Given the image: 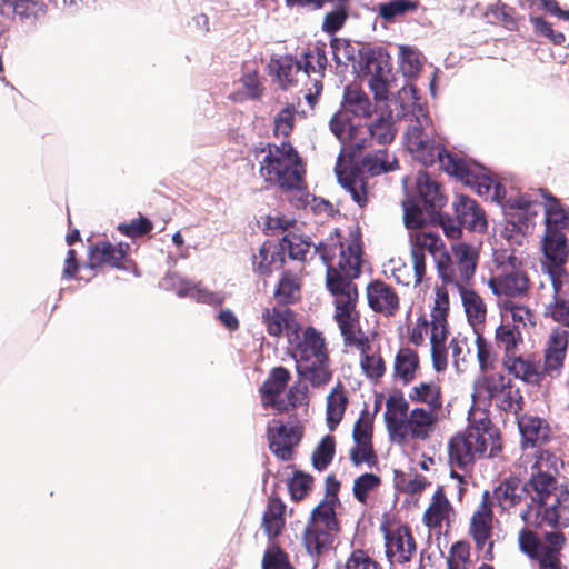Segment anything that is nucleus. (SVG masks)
<instances>
[{
    "label": "nucleus",
    "instance_id": "obj_1",
    "mask_svg": "<svg viewBox=\"0 0 569 569\" xmlns=\"http://www.w3.org/2000/svg\"><path fill=\"white\" fill-rule=\"evenodd\" d=\"M315 250L327 264L326 287L333 297L335 320L360 313L357 310L358 287L353 282L361 274L360 239L353 238L347 243H320Z\"/></svg>",
    "mask_w": 569,
    "mask_h": 569
},
{
    "label": "nucleus",
    "instance_id": "obj_2",
    "mask_svg": "<svg viewBox=\"0 0 569 569\" xmlns=\"http://www.w3.org/2000/svg\"><path fill=\"white\" fill-rule=\"evenodd\" d=\"M558 458L548 450H539L531 466L529 479L523 483L526 507L521 520L529 527L557 528L559 523L560 498L558 488Z\"/></svg>",
    "mask_w": 569,
    "mask_h": 569
},
{
    "label": "nucleus",
    "instance_id": "obj_3",
    "mask_svg": "<svg viewBox=\"0 0 569 569\" xmlns=\"http://www.w3.org/2000/svg\"><path fill=\"white\" fill-rule=\"evenodd\" d=\"M502 437L499 428L486 412L477 418L472 413L468 426L456 433L448 442V457L452 468L471 470L477 460L495 458L502 451Z\"/></svg>",
    "mask_w": 569,
    "mask_h": 569
},
{
    "label": "nucleus",
    "instance_id": "obj_4",
    "mask_svg": "<svg viewBox=\"0 0 569 569\" xmlns=\"http://www.w3.org/2000/svg\"><path fill=\"white\" fill-rule=\"evenodd\" d=\"M399 162L388 149L368 152L359 162L345 161L340 154L335 168L338 182L347 190L352 200L363 208L368 203V177L392 172Z\"/></svg>",
    "mask_w": 569,
    "mask_h": 569
},
{
    "label": "nucleus",
    "instance_id": "obj_5",
    "mask_svg": "<svg viewBox=\"0 0 569 569\" xmlns=\"http://www.w3.org/2000/svg\"><path fill=\"white\" fill-rule=\"evenodd\" d=\"M256 157L264 153L259 160V174L264 182L277 186L283 191L300 189L305 182V166L301 157L290 141L280 144L267 143L253 149Z\"/></svg>",
    "mask_w": 569,
    "mask_h": 569
},
{
    "label": "nucleus",
    "instance_id": "obj_6",
    "mask_svg": "<svg viewBox=\"0 0 569 569\" xmlns=\"http://www.w3.org/2000/svg\"><path fill=\"white\" fill-rule=\"evenodd\" d=\"M495 271L488 280V287L497 297L505 299L528 298L531 280L526 263L513 252H495Z\"/></svg>",
    "mask_w": 569,
    "mask_h": 569
},
{
    "label": "nucleus",
    "instance_id": "obj_7",
    "mask_svg": "<svg viewBox=\"0 0 569 569\" xmlns=\"http://www.w3.org/2000/svg\"><path fill=\"white\" fill-rule=\"evenodd\" d=\"M479 253L471 244L460 242L452 246V254L441 252L436 258V269L442 284L437 288H445L448 293V286L457 288L458 291L471 286L476 273Z\"/></svg>",
    "mask_w": 569,
    "mask_h": 569
},
{
    "label": "nucleus",
    "instance_id": "obj_8",
    "mask_svg": "<svg viewBox=\"0 0 569 569\" xmlns=\"http://www.w3.org/2000/svg\"><path fill=\"white\" fill-rule=\"evenodd\" d=\"M495 342L499 349L503 350L505 366L515 377L529 385L541 386L543 372L539 371V363L519 355L523 338L517 325L509 322L499 325L495 330Z\"/></svg>",
    "mask_w": 569,
    "mask_h": 569
},
{
    "label": "nucleus",
    "instance_id": "obj_9",
    "mask_svg": "<svg viewBox=\"0 0 569 569\" xmlns=\"http://www.w3.org/2000/svg\"><path fill=\"white\" fill-rule=\"evenodd\" d=\"M567 537L560 530L545 532L540 537L530 528H521L518 532L520 551L529 559L538 562V569H568L561 561Z\"/></svg>",
    "mask_w": 569,
    "mask_h": 569
},
{
    "label": "nucleus",
    "instance_id": "obj_10",
    "mask_svg": "<svg viewBox=\"0 0 569 569\" xmlns=\"http://www.w3.org/2000/svg\"><path fill=\"white\" fill-rule=\"evenodd\" d=\"M445 172L470 187L479 196H488L495 187L493 198L498 196L500 183H495L489 171L481 164L467 160L459 154H445L441 159Z\"/></svg>",
    "mask_w": 569,
    "mask_h": 569
},
{
    "label": "nucleus",
    "instance_id": "obj_11",
    "mask_svg": "<svg viewBox=\"0 0 569 569\" xmlns=\"http://www.w3.org/2000/svg\"><path fill=\"white\" fill-rule=\"evenodd\" d=\"M362 69L371 76L369 86L377 100H387L395 81L391 58L382 47H363L359 51Z\"/></svg>",
    "mask_w": 569,
    "mask_h": 569
},
{
    "label": "nucleus",
    "instance_id": "obj_12",
    "mask_svg": "<svg viewBox=\"0 0 569 569\" xmlns=\"http://www.w3.org/2000/svg\"><path fill=\"white\" fill-rule=\"evenodd\" d=\"M449 293L445 288L436 289V297L431 310V357L436 371H443L447 367V350L445 341L448 333Z\"/></svg>",
    "mask_w": 569,
    "mask_h": 569
},
{
    "label": "nucleus",
    "instance_id": "obj_13",
    "mask_svg": "<svg viewBox=\"0 0 569 569\" xmlns=\"http://www.w3.org/2000/svg\"><path fill=\"white\" fill-rule=\"evenodd\" d=\"M493 522V501L490 492L486 490L482 493L481 502L470 518L468 528V533L472 538L476 549L481 551L486 548L483 552V559L486 561H492L495 559V541L492 540Z\"/></svg>",
    "mask_w": 569,
    "mask_h": 569
},
{
    "label": "nucleus",
    "instance_id": "obj_14",
    "mask_svg": "<svg viewBox=\"0 0 569 569\" xmlns=\"http://www.w3.org/2000/svg\"><path fill=\"white\" fill-rule=\"evenodd\" d=\"M380 531L385 539V553L390 565L407 563L417 552L416 539L408 525L392 527L387 516L380 523Z\"/></svg>",
    "mask_w": 569,
    "mask_h": 569
},
{
    "label": "nucleus",
    "instance_id": "obj_15",
    "mask_svg": "<svg viewBox=\"0 0 569 569\" xmlns=\"http://www.w3.org/2000/svg\"><path fill=\"white\" fill-rule=\"evenodd\" d=\"M289 350L297 365L309 361H329L325 338L315 327L309 326L305 330L296 332L290 340Z\"/></svg>",
    "mask_w": 569,
    "mask_h": 569
},
{
    "label": "nucleus",
    "instance_id": "obj_16",
    "mask_svg": "<svg viewBox=\"0 0 569 569\" xmlns=\"http://www.w3.org/2000/svg\"><path fill=\"white\" fill-rule=\"evenodd\" d=\"M406 142L413 159L425 167H430L438 162L445 171L441 159H445V154H456L447 150L445 146L436 143L433 139H430L419 122L408 128Z\"/></svg>",
    "mask_w": 569,
    "mask_h": 569
},
{
    "label": "nucleus",
    "instance_id": "obj_17",
    "mask_svg": "<svg viewBox=\"0 0 569 569\" xmlns=\"http://www.w3.org/2000/svg\"><path fill=\"white\" fill-rule=\"evenodd\" d=\"M550 283L551 296L542 301V316L569 331V274L556 273Z\"/></svg>",
    "mask_w": 569,
    "mask_h": 569
},
{
    "label": "nucleus",
    "instance_id": "obj_18",
    "mask_svg": "<svg viewBox=\"0 0 569 569\" xmlns=\"http://www.w3.org/2000/svg\"><path fill=\"white\" fill-rule=\"evenodd\" d=\"M366 298L368 307L385 318H393L401 309L398 291L382 279H372L367 283Z\"/></svg>",
    "mask_w": 569,
    "mask_h": 569
},
{
    "label": "nucleus",
    "instance_id": "obj_19",
    "mask_svg": "<svg viewBox=\"0 0 569 569\" xmlns=\"http://www.w3.org/2000/svg\"><path fill=\"white\" fill-rule=\"evenodd\" d=\"M542 252L545 258L542 269H546L549 280H551L552 276L556 273L569 274L565 268L569 256V244L566 232H545L542 238Z\"/></svg>",
    "mask_w": 569,
    "mask_h": 569
},
{
    "label": "nucleus",
    "instance_id": "obj_20",
    "mask_svg": "<svg viewBox=\"0 0 569 569\" xmlns=\"http://www.w3.org/2000/svg\"><path fill=\"white\" fill-rule=\"evenodd\" d=\"M299 427H287L281 420L272 419L267 428L269 449L282 461L291 460L293 449L301 440Z\"/></svg>",
    "mask_w": 569,
    "mask_h": 569
},
{
    "label": "nucleus",
    "instance_id": "obj_21",
    "mask_svg": "<svg viewBox=\"0 0 569 569\" xmlns=\"http://www.w3.org/2000/svg\"><path fill=\"white\" fill-rule=\"evenodd\" d=\"M569 347V331L562 327H553L546 340L543 349V367L539 368L546 376L559 375L563 368Z\"/></svg>",
    "mask_w": 569,
    "mask_h": 569
},
{
    "label": "nucleus",
    "instance_id": "obj_22",
    "mask_svg": "<svg viewBox=\"0 0 569 569\" xmlns=\"http://www.w3.org/2000/svg\"><path fill=\"white\" fill-rule=\"evenodd\" d=\"M261 321L267 333L274 338L284 333L289 341L296 332L300 331V323L297 321L295 312L288 307L264 308L261 313Z\"/></svg>",
    "mask_w": 569,
    "mask_h": 569
},
{
    "label": "nucleus",
    "instance_id": "obj_23",
    "mask_svg": "<svg viewBox=\"0 0 569 569\" xmlns=\"http://www.w3.org/2000/svg\"><path fill=\"white\" fill-rule=\"evenodd\" d=\"M455 509L442 486L435 490L430 503L422 515L423 525L435 533H441L443 527H449Z\"/></svg>",
    "mask_w": 569,
    "mask_h": 569
},
{
    "label": "nucleus",
    "instance_id": "obj_24",
    "mask_svg": "<svg viewBox=\"0 0 569 569\" xmlns=\"http://www.w3.org/2000/svg\"><path fill=\"white\" fill-rule=\"evenodd\" d=\"M128 249V243L120 242L114 246L109 241H98L89 250L87 267L98 269L108 266L114 269H126Z\"/></svg>",
    "mask_w": 569,
    "mask_h": 569
},
{
    "label": "nucleus",
    "instance_id": "obj_25",
    "mask_svg": "<svg viewBox=\"0 0 569 569\" xmlns=\"http://www.w3.org/2000/svg\"><path fill=\"white\" fill-rule=\"evenodd\" d=\"M289 6H312L320 9L325 4H331L332 10L329 11L323 19L322 30L328 34L337 33L345 24L349 16V0H286Z\"/></svg>",
    "mask_w": 569,
    "mask_h": 569
},
{
    "label": "nucleus",
    "instance_id": "obj_26",
    "mask_svg": "<svg viewBox=\"0 0 569 569\" xmlns=\"http://www.w3.org/2000/svg\"><path fill=\"white\" fill-rule=\"evenodd\" d=\"M433 415L422 408H416L411 411L406 421H399L395 427L393 440L398 442L406 441L407 438L426 439L429 436L430 427L433 422Z\"/></svg>",
    "mask_w": 569,
    "mask_h": 569
},
{
    "label": "nucleus",
    "instance_id": "obj_27",
    "mask_svg": "<svg viewBox=\"0 0 569 569\" xmlns=\"http://www.w3.org/2000/svg\"><path fill=\"white\" fill-rule=\"evenodd\" d=\"M452 206L455 216L463 228L480 233L487 230L488 223L485 211L476 200L467 196L459 194L456 197Z\"/></svg>",
    "mask_w": 569,
    "mask_h": 569
},
{
    "label": "nucleus",
    "instance_id": "obj_28",
    "mask_svg": "<svg viewBox=\"0 0 569 569\" xmlns=\"http://www.w3.org/2000/svg\"><path fill=\"white\" fill-rule=\"evenodd\" d=\"M415 189L413 197L419 199L428 209L441 211L447 203V196L442 186L427 172L417 174Z\"/></svg>",
    "mask_w": 569,
    "mask_h": 569
},
{
    "label": "nucleus",
    "instance_id": "obj_29",
    "mask_svg": "<svg viewBox=\"0 0 569 569\" xmlns=\"http://www.w3.org/2000/svg\"><path fill=\"white\" fill-rule=\"evenodd\" d=\"M339 531L307 523L302 532V542L307 552L312 557L327 553L333 546L335 536Z\"/></svg>",
    "mask_w": 569,
    "mask_h": 569
},
{
    "label": "nucleus",
    "instance_id": "obj_30",
    "mask_svg": "<svg viewBox=\"0 0 569 569\" xmlns=\"http://www.w3.org/2000/svg\"><path fill=\"white\" fill-rule=\"evenodd\" d=\"M518 427L525 446H541L551 439L549 423L539 417L523 415L518 418Z\"/></svg>",
    "mask_w": 569,
    "mask_h": 569
},
{
    "label": "nucleus",
    "instance_id": "obj_31",
    "mask_svg": "<svg viewBox=\"0 0 569 569\" xmlns=\"http://www.w3.org/2000/svg\"><path fill=\"white\" fill-rule=\"evenodd\" d=\"M284 256L279 246L271 241L261 244L258 254H252V269L261 277H269L283 267Z\"/></svg>",
    "mask_w": 569,
    "mask_h": 569
},
{
    "label": "nucleus",
    "instance_id": "obj_32",
    "mask_svg": "<svg viewBox=\"0 0 569 569\" xmlns=\"http://www.w3.org/2000/svg\"><path fill=\"white\" fill-rule=\"evenodd\" d=\"M491 498L497 501L501 510L510 511L512 508L520 505L522 499L526 500V491L523 490V485H521L520 479L510 476L493 489Z\"/></svg>",
    "mask_w": 569,
    "mask_h": 569
},
{
    "label": "nucleus",
    "instance_id": "obj_33",
    "mask_svg": "<svg viewBox=\"0 0 569 569\" xmlns=\"http://www.w3.org/2000/svg\"><path fill=\"white\" fill-rule=\"evenodd\" d=\"M540 193L545 200V232H566L569 229V212L562 208L559 200L548 190L540 189Z\"/></svg>",
    "mask_w": 569,
    "mask_h": 569
},
{
    "label": "nucleus",
    "instance_id": "obj_34",
    "mask_svg": "<svg viewBox=\"0 0 569 569\" xmlns=\"http://www.w3.org/2000/svg\"><path fill=\"white\" fill-rule=\"evenodd\" d=\"M469 325L476 329L483 326L487 319V306L482 297L470 287L458 291Z\"/></svg>",
    "mask_w": 569,
    "mask_h": 569
},
{
    "label": "nucleus",
    "instance_id": "obj_35",
    "mask_svg": "<svg viewBox=\"0 0 569 569\" xmlns=\"http://www.w3.org/2000/svg\"><path fill=\"white\" fill-rule=\"evenodd\" d=\"M284 513V502L277 496L269 497L262 517V528L269 539H274L282 532L286 525Z\"/></svg>",
    "mask_w": 569,
    "mask_h": 569
},
{
    "label": "nucleus",
    "instance_id": "obj_36",
    "mask_svg": "<svg viewBox=\"0 0 569 569\" xmlns=\"http://www.w3.org/2000/svg\"><path fill=\"white\" fill-rule=\"evenodd\" d=\"M402 206L405 226L412 230L421 229L427 222L435 221L436 214L439 212L435 209H428L427 206L422 204L413 196L406 199Z\"/></svg>",
    "mask_w": 569,
    "mask_h": 569
},
{
    "label": "nucleus",
    "instance_id": "obj_37",
    "mask_svg": "<svg viewBox=\"0 0 569 569\" xmlns=\"http://www.w3.org/2000/svg\"><path fill=\"white\" fill-rule=\"evenodd\" d=\"M368 132L378 144H390L397 136L396 120L391 109L382 110L369 124Z\"/></svg>",
    "mask_w": 569,
    "mask_h": 569
},
{
    "label": "nucleus",
    "instance_id": "obj_38",
    "mask_svg": "<svg viewBox=\"0 0 569 569\" xmlns=\"http://www.w3.org/2000/svg\"><path fill=\"white\" fill-rule=\"evenodd\" d=\"M273 297L278 306L287 307L301 299V279L291 271H283L278 284L276 286Z\"/></svg>",
    "mask_w": 569,
    "mask_h": 569
},
{
    "label": "nucleus",
    "instance_id": "obj_39",
    "mask_svg": "<svg viewBox=\"0 0 569 569\" xmlns=\"http://www.w3.org/2000/svg\"><path fill=\"white\" fill-rule=\"evenodd\" d=\"M343 339V346L351 351L358 350L371 338L360 327V313L335 320Z\"/></svg>",
    "mask_w": 569,
    "mask_h": 569
},
{
    "label": "nucleus",
    "instance_id": "obj_40",
    "mask_svg": "<svg viewBox=\"0 0 569 569\" xmlns=\"http://www.w3.org/2000/svg\"><path fill=\"white\" fill-rule=\"evenodd\" d=\"M418 369L419 357L417 351L411 348H401L395 357V380L401 381L406 386L416 378Z\"/></svg>",
    "mask_w": 569,
    "mask_h": 569
},
{
    "label": "nucleus",
    "instance_id": "obj_41",
    "mask_svg": "<svg viewBox=\"0 0 569 569\" xmlns=\"http://www.w3.org/2000/svg\"><path fill=\"white\" fill-rule=\"evenodd\" d=\"M342 106L347 112L359 118H369L375 109L368 94L356 86L345 88Z\"/></svg>",
    "mask_w": 569,
    "mask_h": 569
},
{
    "label": "nucleus",
    "instance_id": "obj_42",
    "mask_svg": "<svg viewBox=\"0 0 569 569\" xmlns=\"http://www.w3.org/2000/svg\"><path fill=\"white\" fill-rule=\"evenodd\" d=\"M410 252L423 253L428 251L436 258L446 251L445 243L438 233L428 232L421 229L410 233Z\"/></svg>",
    "mask_w": 569,
    "mask_h": 569
},
{
    "label": "nucleus",
    "instance_id": "obj_43",
    "mask_svg": "<svg viewBox=\"0 0 569 569\" xmlns=\"http://www.w3.org/2000/svg\"><path fill=\"white\" fill-rule=\"evenodd\" d=\"M297 370L303 381H308L311 388H322L331 379L329 361H309L303 366L297 365Z\"/></svg>",
    "mask_w": 569,
    "mask_h": 569
},
{
    "label": "nucleus",
    "instance_id": "obj_44",
    "mask_svg": "<svg viewBox=\"0 0 569 569\" xmlns=\"http://www.w3.org/2000/svg\"><path fill=\"white\" fill-rule=\"evenodd\" d=\"M386 423L390 437H395V427L399 421H406L409 405L403 398V393H390L386 402Z\"/></svg>",
    "mask_w": 569,
    "mask_h": 569
},
{
    "label": "nucleus",
    "instance_id": "obj_45",
    "mask_svg": "<svg viewBox=\"0 0 569 569\" xmlns=\"http://www.w3.org/2000/svg\"><path fill=\"white\" fill-rule=\"evenodd\" d=\"M339 505L321 500L310 513L307 523L318 527L340 531V522L338 520L336 508Z\"/></svg>",
    "mask_w": 569,
    "mask_h": 569
},
{
    "label": "nucleus",
    "instance_id": "obj_46",
    "mask_svg": "<svg viewBox=\"0 0 569 569\" xmlns=\"http://www.w3.org/2000/svg\"><path fill=\"white\" fill-rule=\"evenodd\" d=\"M486 16L491 17L493 23L501 24L509 31H517L519 29L520 18L517 17L515 8L500 0L488 6Z\"/></svg>",
    "mask_w": 569,
    "mask_h": 569
},
{
    "label": "nucleus",
    "instance_id": "obj_47",
    "mask_svg": "<svg viewBox=\"0 0 569 569\" xmlns=\"http://www.w3.org/2000/svg\"><path fill=\"white\" fill-rule=\"evenodd\" d=\"M278 246L280 251L287 252L290 259L305 262L310 251L311 242L302 239L299 234L289 232L280 239Z\"/></svg>",
    "mask_w": 569,
    "mask_h": 569
},
{
    "label": "nucleus",
    "instance_id": "obj_48",
    "mask_svg": "<svg viewBox=\"0 0 569 569\" xmlns=\"http://www.w3.org/2000/svg\"><path fill=\"white\" fill-rule=\"evenodd\" d=\"M477 360L481 372L486 373L495 369L498 361V353L492 343L488 341L480 329H476Z\"/></svg>",
    "mask_w": 569,
    "mask_h": 569
},
{
    "label": "nucleus",
    "instance_id": "obj_49",
    "mask_svg": "<svg viewBox=\"0 0 569 569\" xmlns=\"http://www.w3.org/2000/svg\"><path fill=\"white\" fill-rule=\"evenodd\" d=\"M36 7L33 0H0V14L9 20H26L36 14Z\"/></svg>",
    "mask_w": 569,
    "mask_h": 569
},
{
    "label": "nucleus",
    "instance_id": "obj_50",
    "mask_svg": "<svg viewBox=\"0 0 569 569\" xmlns=\"http://www.w3.org/2000/svg\"><path fill=\"white\" fill-rule=\"evenodd\" d=\"M498 306L501 312L510 313L512 325H536V315L528 306L517 303L513 299H501Z\"/></svg>",
    "mask_w": 569,
    "mask_h": 569
},
{
    "label": "nucleus",
    "instance_id": "obj_51",
    "mask_svg": "<svg viewBox=\"0 0 569 569\" xmlns=\"http://www.w3.org/2000/svg\"><path fill=\"white\" fill-rule=\"evenodd\" d=\"M277 79L282 89L296 83L295 77L301 71L302 64L291 57H281L274 61Z\"/></svg>",
    "mask_w": 569,
    "mask_h": 569
},
{
    "label": "nucleus",
    "instance_id": "obj_52",
    "mask_svg": "<svg viewBox=\"0 0 569 569\" xmlns=\"http://www.w3.org/2000/svg\"><path fill=\"white\" fill-rule=\"evenodd\" d=\"M382 483L381 478L378 475L366 472L358 476L353 480L352 493L355 499L366 505L370 492L377 490Z\"/></svg>",
    "mask_w": 569,
    "mask_h": 569
},
{
    "label": "nucleus",
    "instance_id": "obj_53",
    "mask_svg": "<svg viewBox=\"0 0 569 569\" xmlns=\"http://www.w3.org/2000/svg\"><path fill=\"white\" fill-rule=\"evenodd\" d=\"M419 7L417 0H391L379 4L378 13L386 21H393L408 12H415Z\"/></svg>",
    "mask_w": 569,
    "mask_h": 569
},
{
    "label": "nucleus",
    "instance_id": "obj_54",
    "mask_svg": "<svg viewBox=\"0 0 569 569\" xmlns=\"http://www.w3.org/2000/svg\"><path fill=\"white\" fill-rule=\"evenodd\" d=\"M348 405L347 393H328L327 397V423L332 431L343 418Z\"/></svg>",
    "mask_w": 569,
    "mask_h": 569
},
{
    "label": "nucleus",
    "instance_id": "obj_55",
    "mask_svg": "<svg viewBox=\"0 0 569 569\" xmlns=\"http://www.w3.org/2000/svg\"><path fill=\"white\" fill-rule=\"evenodd\" d=\"M336 442L332 436H325L312 452V465L318 471H323L332 462Z\"/></svg>",
    "mask_w": 569,
    "mask_h": 569
},
{
    "label": "nucleus",
    "instance_id": "obj_56",
    "mask_svg": "<svg viewBox=\"0 0 569 569\" xmlns=\"http://www.w3.org/2000/svg\"><path fill=\"white\" fill-rule=\"evenodd\" d=\"M471 548L467 540H459L451 545L449 556L446 559L447 569H468Z\"/></svg>",
    "mask_w": 569,
    "mask_h": 569
},
{
    "label": "nucleus",
    "instance_id": "obj_57",
    "mask_svg": "<svg viewBox=\"0 0 569 569\" xmlns=\"http://www.w3.org/2000/svg\"><path fill=\"white\" fill-rule=\"evenodd\" d=\"M422 69L420 52L407 46L400 47V70L407 78L417 77Z\"/></svg>",
    "mask_w": 569,
    "mask_h": 569
},
{
    "label": "nucleus",
    "instance_id": "obj_58",
    "mask_svg": "<svg viewBox=\"0 0 569 569\" xmlns=\"http://www.w3.org/2000/svg\"><path fill=\"white\" fill-rule=\"evenodd\" d=\"M365 376L373 382H378L386 373V362L380 353V348L370 356L359 360Z\"/></svg>",
    "mask_w": 569,
    "mask_h": 569
},
{
    "label": "nucleus",
    "instance_id": "obj_59",
    "mask_svg": "<svg viewBox=\"0 0 569 569\" xmlns=\"http://www.w3.org/2000/svg\"><path fill=\"white\" fill-rule=\"evenodd\" d=\"M350 461L353 466L358 467L367 463L369 467L378 465V457L373 449L372 441H358L355 442L350 449Z\"/></svg>",
    "mask_w": 569,
    "mask_h": 569
},
{
    "label": "nucleus",
    "instance_id": "obj_60",
    "mask_svg": "<svg viewBox=\"0 0 569 569\" xmlns=\"http://www.w3.org/2000/svg\"><path fill=\"white\" fill-rule=\"evenodd\" d=\"M313 477L302 471H296L288 482L290 497L295 501L303 500L313 486Z\"/></svg>",
    "mask_w": 569,
    "mask_h": 569
},
{
    "label": "nucleus",
    "instance_id": "obj_61",
    "mask_svg": "<svg viewBox=\"0 0 569 569\" xmlns=\"http://www.w3.org/2000/svg\"><path fill=\"white\" fill-rule=\"evenodd\" d=\"M292 376L289 369L278 366L270 370L259 391H286Z\"/></svg>",
    "mask_w": 569,
    "mask_h": 569
},
{
    "label": "nucleus",
    "instance_id": "obj_62",
    "mask_svg": "<svg viewBox=\"0 0 569 569\" xmlns=\"http://www.w3.org/2000/svg\"><path fill=\"white\" fill-rule=\"evenodd\" d=\"M262 569H295L289 561V556L278 545L267 548L262 558Z\"/></svg>",
    "mask_w": 569,
    "mask_h": 569
},
{
    "label": "nucleus",
    "instance_id": "obj_63",
    "mask_svg": "<svg viewBox=\"0 0 569 569\" xmlns=\"http://www.w3.org/2000/svg\"><path fill=\"white\" fill-rule=\"evenodd\" d=\"M296 121V108L292 104H288L282 108L274 117L273 121V134L289 137L293 131Z\"/></svg>",
    "mask_w": 569,
    "mask_h": 569
},
{
    "label": "nucleus",
    "instance_id": "obj_64",
    "mask_svg": "<svg viewBox=\"0 0 569 569\" xmlns=\"http://www.w3.org/2000/svg\"><path fill=\"white\" fill-rule=\"evenodd\" d=\"M338 569H383V567L363 549H355L343 567Z\"/></svg>",
    "mask_w": 569,
    "mask_h": 569
}]
</instances>
